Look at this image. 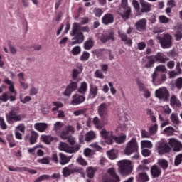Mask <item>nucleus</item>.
<instances>
[{
	"mask_svg": "<svg viewBox=\"0 0 182 182\" xmlns=\"http://www.w3.org/2000/svg\"><path fill=\"white\" fill-rule=\"evenodd\" d=\"M119 171L122 176H129L132 174V168L130 161L127 160L119 161L118 162Z\"/></svg>",
	"mask_w": 182,
	"mask_h": 182,
	"instance_id": "423d86ee",
	"label": "nucleus"
},
{
	"mask_svg": "<svg viewBox=\"0 0 182 182\" xmlns=\"http://www.w3.org/2000/svg\"><path fill=\"white\" fill-rule=\"evenodd\" d=\"M59 147L60 150L62 151H65V153H69L70 154H72L73 153H77V151L80 150V145L77 144L73 146H69L68 144L65 142H60Z\"/></svg>",
	"mask_w": 182,
	"mask_h": 182,
	"instance_id": "0eeeda50",
	"label": "nucleus"
},
{
	"mask_svg": "<svg viewBox=\"0 0 182 182\" xmlns=\"http://www.w3.org/2000/svg\"><path fill=\"white\" fill-rule=\"evenodd\" d=\"M77 83L79 81H72L67 85L65 90L64 91V96H70L73 92L77 90Z\"/></svg>",
	"mask_w": 182,
	"mask_h": 182,
	"instance_id": "9d476101",
	"label": "nucleus"
},
{
	"mask_svg": "<svg viewBox=\"0 0 182 182\" xmlns=\"http://www.w3.org/2000/svg\"><path fill=\"white\" fill-rule=\"evenodd\" d=\"M87 112V108H83L82 109L75 110L74 112L75 116H80V114H85Z\"/></svg>",
	"mask_w": 182,
	"mask_h": 182,
	"instance_id": "e2e57ef3",
	"label": "nucleus"
},
{
	"mask_svg": "<svg viewBox=\"0 0 182 182\" xmlns=\"http://www.w3.org/2000/svg\"><path fill=\"white\" fill-rule=\"evenodd\" d=\"M70 136V134L68 132V131H63L60 135V137L63 139V140H67L68 138Z\"/></svg>",
	"mask_w": 182,
	"mask_h": 182,
	"instance_id": "338daca9",
	"label": "nucleus"
},
{
	"mask_svg": "<svg viewBox=\"0 0 182 182\" xmlns=\"http://www.w3.org/2000/svg\"><path fill=\"white\" fill-rule=\"evenodd\" d=\"M38 137H39V134L36 132L32 131L31 135L30 136V138H29L30 144L31 145L35 144Z\"/></svg>",
	"mask_w": 182,
	"mask_h": 182,
	"instance_id": "c9c22d12",
	"label": "nucleus"
},
{
	"mask_svg": "<svg viewBox=\"0 0 182 182\" xmlns=\"http://www.w3.org/2000/svg\"><path fill=\"white\" fill-rule=\"evenodd\" d=\"M118 35L119 38H121V41H122V42H124L125 45H132V43H133V42L132 41V38L127 37V35L125 33L119 31Z\"/></svg>",
	"mask_w": 182,
	"mask_h": 182,
	"instance_id": "b1692460",
	"label": "nucleus"
},
{
	"mask_svg": "<svg viewBox=\"0 0 182 182\" xmlns=\"http://www.w3.org/2000/svg\"><path fill=\"white\" fill-rule=\"evenodd\" d=\"M90 57V54L87 51H84L80 57V60H82V62H86V60H89Z\"/></svg>",
	"mask_w": 182,
	"mask_h": 182,
	"instance_id": "3c124183",
	"label": "nucleus"
},
{
	"mask_svg": "<svg viewBox=\"0 0 182 182\" xmlns=\"http://www.w3.org/2000/svg\"><path fill=\"white\" fill-rule=\"evenodd\" d=\"M146 59L147 60L145 64V68H147V69L154 68V64L156 63V58H154V55H146Z\"/></svg>",
	"mask_w": 182,
	"mask_h": 182,
	"instance_id": "393cba45",
	"label": "nucleus"
},
{
	"mask_svg": "<svg viewBox=\"0 0 182 182\" xmlns=\"http://www.w3.org/2000/svg\"><path fill=\"white\" fill-rule=\"evenodd\" d=\"M82 52V50L79 46H75L72 49V53L74 55V56H76L77 55H79Z\"/></svg>",
	"mask_w": 182,
	"mask_h": 182,
	"instance_id": "774afa93",
	"label": "nucleus"
},
{
	"mask_svg": "<svg viewBox=\"0 0 182 182\" xmlns=\"http://www.w3.org/2000/svg\"><path fill=\"white\" fill-rule=\"evenodd\" d=\"M154 58H155L156 62L159 63H166V62L168 61V57L162 53H157L156 55H154Z\"/></svg>",
	"mask_w": 182,
	"mask_h": 182,
	"instance_id": "4be33fe9",
	"label": "nucleus"
},
{
	"mask_svg": "<svg viewBox=\"0 0 182 182\" xmlns=\"http://www.w3.org/2000/svg\"><path fill=\"white\" fill-rule=\"evenodd\" d=\"M132 6H134L136 12H140V4L137 0H132Z\"/></svg>",
	"mask_w": 182,
	"mask_h": 182,
	"instance_id": "13d9d810",
	"label": "nucleus"
},
{
	"mask_svg": "<svg viewBox=\"0 0 182 182\" xmlns=\"http://www.w3.org/2000/svg\"><path fill=\"white\" fill-rule=\"evenodd\" d=\"M117 14L121 16L124 21H129L130 19V15H132V8L119 9Z\"/></svg>",
	"mask_w": 182,
	"mask_h": 182,
	"instance_id": "4468645a",
	"label": "nucleus"
},
{
	"mask_svg": "<svg viewBox=\"0 0 182 182\" xmlns=\"http://www.w3.org/2000/svg\"><path fill=\"white\" fill-rule=\"evenodd\" d=\"M155 96L157 99L163 100L164 102H168L170 97V92L166 87H161L155 91Z\"/></svg>",
	"mask_w": 182,
	"mask_h": 182,
	"instance_id": "6e6552de",
	"label": "nucleus"
},
{
	"mask_svg": "<svg viewBox=\"0 0 182 182\" xmlns=\"http://www.w3.org/2000/svg\"><path fill=\"white\" fill-rule=\"evenodd\" d=\"M164 133L167 136H173L176 129L173 127H168L164 129Z\"/></svg>",
	"mask_w": 182,
	"mask_h": 182,
	"instance_id": "a19ab883",
	"label": "nucleus"
},
{
	"mask_svg": "<svg viewBox=\"0 0 182 182\" xmlns=\"http://www.w3.org/2000/svg\"><path fill=\"white\" fill-rule=\"evenodd\" d=\"M175 87L176 89H182V77H178L176 79L175 82Z\"/></svg>",
	"mask_w": 182,
	"mask_h": 182,
	"instance_id": "680f3d73",
	"label": "nucleus"
},
{
	"mask_svg": "<svg viewBox=\"0 0 182 182\" xmlns=\"http://www.w3.org/2000/svg\"><path fill=\"white\" fill-rule=\"evenodd\" d=\"M157 153L160 156H163V154H166V153H170L171 151V148H170V146L167 143H163L161 142L158 144L156 146Z\"/></svg>",
	"mask_w": 182,
	"mask_h": 182,
	"instance_id": "f8f14e48",
	"label": "nucleus"
},
{
	"mask_svg": "<svg viewBox=\"0 0 182 182\" xmlns=\"http://www.w3.org/2000/svg\"><path fill=\"white\" fill-rule=\"evenodd\" d=\"M92 124H94V126H95L96 129H99V130L105 127V124L102 121H100V119L97 117L93 118Z\"/></svg>",
	"mask_w": 182,
	"mask_h": 182,
	"instance_id": "2f4dec72",
	"label": "nucleus"
},
{
	"mask_svg": "<svg viewBox=\"0 0 182 182\" xmlns=\"http://www.w3.org/2000/svg\"><path fill=\"white\" fill-rule=\"evenodd\" d=\"M107 156L110 160L117 159V151L116 149H111L107 152Z\"/></svg>",
	"mask_w": 182,
	"mask_h": 182,
	"instance_id": "ea45409f",
	"label": "nucleus"
},
{
	"mask_svg": "<svg viewBox=\"0 0 182 182\" xmlns=\"http://www.w3.org/2000/svg\"><path fill=\"white\" fill-rule=\"evenodd\" d=\"M94 76L97 79H105V75H103V73L100 70H97L94 73Z\"/></svg>",
	"mask_w": 182,
	"mask_h": 182,
	"instance_id": "8fccbe9b",
	"label": "nucleus"
},
{
	"mask_svg": "<svg viewBox=\"0 0 182 182\" xmlns=\"http://www.w3.org/2000/svg\"><path fill=\"white\" fill-rule=\"evenodd\" d=\"M59 156H60V164H61V166H65V164H68V163L70 161V159H72V156L68 157L63 153H60Z\"/></svg>",
	"mask_w": 182,
	"mask_h": 182,
	"instance_id": "c85d7f7f",
	"label": "nucleus"
},
{
	"mask_svg": "<svg viewBox=\"0 0 182 182\" xmlns=\"http://www.w3.org/2000/svg\"><path fill=\"white\" fill-rule=\"evenodd\" d=\"M4 83L9 86V90L10 93H15V94L18 93V92H16V90H15V86H14V82H12V81H11L9 78L4 79Z\"/></svg>",
	"mask_w": 182,
	"mask_h": 182,
	"instance_id": "72a5a7b5",
	"label": "nucleus"
},
{
	"mask_svg": "<svg viewBox=\"0 0 182 182\" xmlns=\"http://www.w3.org/2000/svg\"><path fill=\"white\" fill-rule=\"evenodd\" d=\"M140 5L141 6V14H149L151 11V4L144 0H140Z\"/></svg>",
	"mask_w": 182,
	"mask_h": 182,
	"instance_id": "a211bd4d",
	"label": "nucleus"
},
{
	"mask_svg": "<svg viewBox=\"0 0 182 182\" xmlns=\"http://www.w3.org/2000/svg\"><path fill=\"white\" fill-rule=\"evenodd\" d=\"M155 72H160L161 73H166L167 72V68L164 65H159L156 68Z\"/></svg>",
	"mask_w": 182,
	"mask_h": 182,
	"instance_id": "4d7b16f0",
	"label": "nucleus"
},
{
	"mask_svg": "<svg viewBox=\"0 0 182 182\" xmlns=\"http://www.w3.org/2000/svg\"><path fill=\"white\" fill-rule=\"evenodd\" d=\"M141 146L142 148H146V149H151L153 147V144H151V141L144 140L141 142Z\"/></svg>",
	"mask_w": 182,
	"mask_h": 182,
	"instance_id": "c03bdc74",
	"label": "nucleus"
},
{
	"mask_svg": "<svg viewBox=\"0 0 182 182\" xmlns=\"http://www.w3.org/2000/svg\"><path fill=\"white\" fill-rule=\"evenodd\" d=\"M168 143L171 145V146L173 147V151H181L182 144L181 142H180V141L174 138H171L169 139Z\"/></svg>",
	"mask_w": 182,
	"mask_h": 182,
	"instance_id": "dca6fc26",
	"label": "nucleus"
},
{
	"mask_svg": "<svg viewBox=\"0 0 182 182\" xmlns=\"http://www.w3.org/2000/svg\"><path fill=\"white\" fill-rule=\"evenodd\" d=\"M167 79V77L166 76V74L160 72H154L152 75V82L153 83H156V82H158L159 85H161V83L166 82Z\"/></svg>",
	"mask_w": 182,
	"mask_h": 182,
	"instance_id": "9b49d317",
	"label": "nucleus"
},
{
	"mask_svg": "<svg viewBox=\"0 0 182 182\" xmlns=\"http://www.w3.org/2000/svg\"><path fill=\"white\" fill-rule=\"evenodd\" d=\"M85 100H86V96L75 94L72 97L71 105H73V106H77L78 105H82Z\"/></svg>",
	"mask_w": 182,
	"mask_h": 182,
	"instance_id": "2eb2a0df",
	"label": "nucleus"
},
{
	"mask_svg": "<svg viewBox=\"0 0 182 182\" xmlns=\"http://www.w3.org/2000/svg\"><path fill=\"white\" fill-rule=\"evenodd\" d=\"M158 164L162 168V170H167L168 168V162L166 159H159Z\"/></svg>",
	"mask_w": 182,
	"mask_h": 182,
	"instance_id": "58836bf2",
	"label": "nucleus"
},
{
	"mask_svg": "<svg viewBox=\"0 0 182 182\" xmlns=\"http://www.w3.org/2000/svg\"><path fill=\"white\" fill-rule=\"evenodd\" d=\"M34 128L38 132L43 133V132H46L48 129V124L45 122H37L34 124Z\"/></svg>",
	"mask_w": 182,
	"mask_h": 182,
	"instance_id": "5701e85b",
	"label": "nucleus"
},
{
	"mask_svg": "<svg viewBox=\"0 0 182 182\" xmlns=\"http://www.w3.org/2000/svg\"><path fill=\"white\" fill-rule=\"evenodd\" d=\"M19 109L14 108L11 109L9 114L6 116V122L9 124L16 123L17 122H21L22 119H25V115L18 114Z\"/></svg>",
	"mask_w": 182,
	"mask_h": 182,
	"instance_id": "f03ea898",
	"label": "nucleus"
},
{
	"mask_svg": "<svg viewBox=\"0 0 182 182\" xmlns=\"http://www.w3.org/2000/svg\"><path fill=\"white\" fill-rule=\"evenodd\" d=\"M157 39L162 49H170L173 46V36L169 33L164 34L163 37L158 36Z\"/></svg>",
	"mask_w": 182,
	"mask_h": 182,
	"instance_id": "20e7f679",
	"label": "nucleus"
},
{
	"mask_svg": "<svg viewBox=\"0 0 182 182\" xmlns=\"http://www.w3.org/2000/svg\"><path fill=\"white\" fill-rule=\"evenodd\" d=\"M79 75H80V71L77 69H73L72 72L73 80H77V76H79Z\"/></svg>",
	"mask_w": 182,
	"mask_h": 182,
	"instance_id": "bf43d9fd",
	"label": "nucleus"
},
{
	"mask_svg": "<svg viewBox=\"0 0 182 182\" xmlns=\"http://www.w3.org/2000/svg\"><path fill=\"white\" fill-rule=\"evenodd\" d=\"M53 105L55 107L52 108V112H57L59 110V107H63V104L60 102H53Z\"/></svg>",
	"mask_w": 182,
	"mask_h": 182,
	"instance_id": "49530a36",
	"label": "nucleus"
},
{
	"mask_svg": "<svg viewBox=\"0 0 182 182\" xmlns=\"http://www.w3.org/2000/svg\"><path fill=\"white\" fill-rule=\"evenodd\" d=\"M139 151V144H137V139L136 138H132L127 144L124 150V154L127 156H130L133 153H138Z\"/></svg>",
	"mask_w": 182,
	"mask_h": 182,
	"instance_id": "39448f33",
	"label": "nucleus"
},
{
	"mask_svg": "<svg viewBox=\"0 0 182 182\" xmlns=\"http://www.w3.org/2000/svg\"><path fill=\"white\" fill-rule=\"evenodd\" d=\"M103 25H110L114 22V16L110 13L105 14L102 18Z\"/></svg>",
	"mask_w": 182,
	"mask_h": 182,
	"instance_id": "6ab92c4d",
	"label": "nucleus"
},
{
	"mask_svg": "<svg viewBox=\"0 0 182 182\" xmlns=\"http://www.w3.org/2000/svg\"><path fill=\"white\" fill-rule=\"evenodd\" d=\"M41 139L46 144H50L55 140L52 136L49 135H41Z\"/></svg>",
	"mask_w": 182,
	"mask_h": 182,
	"instance_id": "e433bc0d",
	"label": "nucleus"
},
{
	"mask_svg": "<svg viewBox=\"0 0 182 182\" xmlns=\"http://www.w3.org/2000/svg\"><path fill=\"white\" fill-rule=\"evenodd\" d=\"M78 93L80 95H82L85 96L86 95V92H87V82H82L80 86V87L77 89Z\"/></svg>",
	"mask_w": 182,
	"mask_h": 182,
	"instance_id": "473e14b6",
	"label": "nucleus"
},
{
	"mask_svg": "<svg viewBox=\"0 0 182 182\" xmlns=\"http://www.w3.org/2000/svg\"><path fill=\"white\" fill-rule=\"evenodd\" d=\"M96 137V134L93 131H90L85 134V141H90V140H93Z\"/></svg>",
	"mask_w": 182,
	"mask_h": 182,
	"instance_id": "79ce46f5",
	"label": "nucleus"
},
{
	"mask_svg": "<svg viewBox=\"0 0 182 182\" xmlns=\"http://www.w3.org/2000/svg\"><path fill=\"white\" fill-rule=\"evenodd\" d=\"M83 168L79 166H75L73 164H70L63 168V177H69L75 173H78L79 174H83Z\"/></svg>",
	"mask_w": 182,
	"mask_h": 182,
	"instance_id": "7ed1b4c3",
	"label": "nucleus"
},
{
	"mask_svg": "<svg viewBox=\"0 0 182 182\" xmlns=\"http://www.w3.org/2000/svg\"><path fill=\"white\" fill-rule=\"evenodd\" d=\"M20 102L25 105V103H28V102H31L32 100V97L31 96H26L24 98L22 97V95L19 96Z\"/></svg>",
	"mask_w": 182,
	"mask_h": 182,
	"instance_id": "6e6d98bb",
	"label": "nucleus"
},
{
	"mask_svg": "<svg viewBox=\"0 0 182 182\" xmlns=\"http://www.w3.org/2000/svg\"><path fill=\"white\" fill-rule=\"evenodd\" d=\"M141 137L142 139H149V137H150V132H147L146 129H142L141 130Z\"/></svg>",
	"mask_w": 182,
	"mask_h": 182,
	"instance_id": "052dcab7",
	"label": "nucleus"
},
{
	"mask_svg": "<svg viewBox=\"0 0 182 182\" xmlns=\"http://www.w3.org/2000/svg\"><path fill=\"white\" fill-rule=\"evenodd\" d=\"M174 36H175L176 41H180L181 39H182V31L177 30L175 32Z\"/></svg>",
	"mask_w": 182,
	"mask_h": 182,
	"instance_id": "69168bd1",
	"label": "nucleus"
},
{
	"mask_svg": "<svg viewBox=\"0 0 182 182\" xmlns=\"http://www.w3.org/2000/svg\"><path fill=\"white\" fill-rule=\"evenodd\" d=\"M126 137L127 136L125 134L119 136H116V135H112V141L114 140L117 144H123V143L126 141Z\"/></svg>",
	"mask_w": 182,
	"mask_h": 182,
	"instance_id": "7c9ffc66",
	"label": "nucleus"
},
{
	"mask_svg": "<svg viewBox=\"0 0 182 182\" xmlns=\"http://www.w3.org/2000/svg\"><path fill=\"white\" fill-rule=\"evenodd\" d=\"M89 32V27L84 26L80 27V24L77 23H73V28L70 33L71 36H75L72 38V45H80V43H83V41H85V36H83V33L81 32Z\"/></svg>",
	"mask_w": 182,
	"mask_h": 182,
	"instance_id": "f257e3e1",
	"label": "nucleus"
},
{
	"mask_svg": "<svg viewBox=\"0 0 182 182\" xmlns=\"http://www.w3.org/2000/svg\"><path fill=\"white\" fill-rule=\"evenodd\" d=\"M86 173L88 178H93L95 177V173H96V169L92 166H89L86 169Z\"/></svg>",
	"mask_w": 182,
	"mask_h": 182,
	"instance_id": "4c0bfd02",
	"label": "nucleus"
},
{
	"mask_svg": "<svg viewBox=\"0 0 182 182\" xmlns=\"http://www.w3.org/2000/svg\"><path fill=\"white\" fill-rule=\"evenodd\" d=\"M95 46V40L93 38L90 37L85 43H84V49L85 50H90L92 48Z\"/></svg>",
	"mask_w": 182,
	"mask_h": 182,
	"instance_id": "bb28decb",
	"label": "nucleus"
},
{
	"mask_svg": "<svg viewBox=\"0 0 182 182\" xmlns=\"http://www.w3.org/2000/svg\"><path fill=\"white\" fill-rule=\"evenodd\" d=\"M170 119L171 123L173 124H176V126H178L181 122H180V119L178 118V115L176 113H172L170 116Z\"/></svg>",
	"mask_w": 182,
	"mask_h": 182,
	"instance_id": "f704fd0d",
	"label": "nucleus"
},
{
	"mask_svg": "<svg viewBox=\"0 0 182 182\" xmlns=\"http://www.w3.org/2000/svg\"><path fill=\"white\" fill-rule=\"evenodd\" d=\"M136 85L139 89V91L144 92V90H146V86L144 85V84L141 81H140V80H139V79H136Z\"/></svg>",
	"mask_w": 182,
	"mask_h": 182,
	"instance_id": "de8ad7c7",
	"label": "nucleus"
},
{
	"mask_svg": "<svg viewBox=\"0 0 182 182\" xmlns=\"http://www.w3.org/2000/svg\"><path fill=\"white\" fill-rule=\"evenodd\" d=\"M170 105L172 107L176 106V107H181V102L177 99V96L172 95L170 99Z\"/></svg>",
	"mask_w": 182,
	"mask_h": 182,
	"instance_id": "c756f323",
	"label": "nucleus"
},
{
	"mask_svg": "<svg viewBox=\"0 0 182 182\" xmlns=\"http://www.w3.org/2000/svg\"><path fill=\"white\" fill-rule=\"evenodd\" d=\"M100 134L105 139L107 144H113V132H107L106 129H102L100 131Z\"/></svg>",
	"mask_w": 182,
	"mask_h": 182,
	"instance_id": "ddd939ff",
	"label": "nucleus"
},
{
	"mask_svg": "<svg viewBox=\"0 0 182 182\" xmlns=\"http://www.w3.org/2000/svg\"><path fill=\"white\" fill-rule=\"evenodd\" d=\"M0 100L1 102H4V103H6V102H8V100H9V92H4L0 96Z\"/></svg>",
	"mask_w": 182,
	"mask_h": 182,
	"instance_id": "a18cd8bd",
	"label": "nucleus"
},
{
	"mask_svg": "<svg viewBox=\"0 0 182 182\" xmlns=\"http://www.w3.org/2000/svg\"><path fill=\"white\" fill-rule=\"evenodd\" d=\"M94 15L97 16V18H100L102 15H103V11L100 8L94 9Z\"/></svg>",
	"mask_w": 182,
	"mask_h": 182,
	"instance_id": "5fc2aeb1",
	"label": "nucleus"
},
{
	"mask_svg": "<svg viewBox=\"0 0 182 182\" xmlns=\"http://www.w3.org/2000/svg\"><path fill=\"white\" fill-rule=\"evenodd\" d=\"M100 41L102 42V43H106L107 42H109V41H114V36L113 33L109 34H102L100 37Z\"/></svg>",
	"mask_w": 182,
	"mask_h": 182,
	"instance_id": "a878e982",
	"label": "nucleus"
},
{
	"mask_svg": "<svg viewBox=\"0 0 182 182\" xmlns=\"http://www.w3.org/2000/svg\"><path fill=\"white\" fill-rule=\"evenodd\" d=\"M97 93H99V87L92 83L90 84L89 97L90 99H95L97 96Z\"/></svg>",
	"mask_w": 182,
	"mask_h": 182,
	"instance_id": "412c9836",
	"label": "nucleus"
},
{
	"mask_svg": "<svg viewBox=\"0 0 182 182\" xmlns=\"http://www.w3.org/2000/svg\"><path fill=\"white\" fill-rule=\"evenodd\" d=\"M0 127L2 130H6V129H8V125H6L5 119L2 117H0Z\"/></svg>",
	"mask_w": 182,
	"mask_h": 182,
	"instance_id": "0e129e2a",
	"label": "nucleus"
},
{
	"mask_svg": "<svg viewBox=\"0 0 182 182\" xmlns=\"http://www.w3.org/2000/svg\"><path fill=\"white\" fill-rule=\"evenodd\" d=\"M181 163H182V154H179L175 158L174 165L176 166H180V164H181Z\"/></svg>",
	"mask_w": 182,
	"mask_h": 182,
	"instance_id": "09e8293b",
	"label": "nucleus"
},
{
	"mask_svg": "<svg viewBox=\"0 0 182 182\" xmlns=\"http://www.w3.org/2000/svg\"><path fill=\"white\" fill-rule=\"evenodd\" d=\"M159 20L161 23H168V22H170V18H167L164 15L159 16Z\"/></svg>",
	"mask_w": 182,
	"mask_h": 182,
	"instance_id": "603ef678",
	"label": "nucleus"
},
{
	"mask_svg": "<svg viewBox=\"0 0 182 182\" xmlns=\"http://www.w3.org/2000/svg\"><path fill=\"white\" fill-rule=\"evenodd\" d=\"M147 26V20L146 18H142L139 20L135 23V28L136 31H139V32H143L146 31V27Z\"/></svg>",
	"mask_w": 182,
	"mask_h": 182,
	"instance_id": "f3484780",
	"label": "nucleus"
},
{
	"mask_svg": "<svg viewBox=\"0 0 182 182\" xmlns=\"http://www.w3.org/2000/svg\"><path fill=\"white\" fill-rule=\"evenodd\" d=\"M151 176L152 178H159L161 176V168L157 165H154L151 168Z\"/></svg>",
	"mask_w": 182,
	"mask_h": 182,
	"instance_id": "aec40b11",
	"label": "nucleus"
},
{
	"mask_svg": "<svg viewBox=\"0 0 182 182\" xmlns=\"http://www.w3.org/2000/svg\"><path fill=\"white\" fill-rule=\"evenodd\" d=\"M157 130H159V125L156 123H155L154 125L149 127V134L151 136L156 134L157 133Z\"/></svg>",
	"mask_w": 182,
	"mask_h": 182,
	"instance_id": "37998d69",
	"label": "nucleus"
},
{
	"mask_svg": "<svg viewBox=\"0 0 182 182\" xmlns=\"http://www.w3.org/2000/svg\"><path fill=\"white\" fill-rule=\"evenodd\" d=\"M97 113L102 122H105L109 117V109H107V104L103 102L97 108Z\"/></svg>",
	"mask_w": 182,
	"mask_h": 182,
	"instance_id": "1a4fd4ad",
	"label": "nucleus"
},
{
	"mask_svg": "<svg viewBox=\"0 0 182 182\" xmlns=\"http://www.w3.org/2000/svg\"><path fill=\"white\" fill-rule=\"evenodd\" d=\"M76 161L77 163H79L80 166H82V167H86V166H87V161H86V160H85L82 156L77 159Z\"/></svg>",
	"mask_w": 182,
	"mask_h": 182,
	"instance_id": "864d4df0",
	"label": "nucleus"
},
{
	"mask_svg": "<svg viewBox=\"0 0 182 182\" xmlns=\"http://www.w3.org/2000/svg\"><path fill=\"white\" fill-rule=\"evenodd\" d=\"M136 180L139 182H147L150 180L149 175L146 172H141L136 176Z\"/></svg>",
	"mask_w": 182,
	"mask_h": 182,
	"instance_id": "cd10ccee",
	"label": "nucleus"
}]
</instances>
